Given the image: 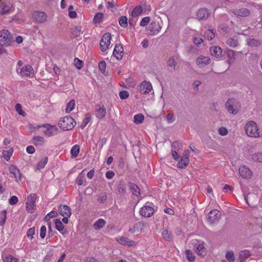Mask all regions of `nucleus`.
<instances>
[{"mask_svg":"<svg viewBox=\"0 0 262 262\" xmlns=\"http://www.w3.org/2000/svg\"><path fill=\"white\" fill-rule=\"evenodd\" d=\"M76 121L71 116H66L58 122L59 127L63 130H69L76 125Z\"/></svg>","mask_w":262,"mask_h":262,"instance_id":"f257e3e1","label":"nucleus"},{"mask_svg":"<svg viewBox=\"0 0 262 262\" xmlns=\"http://www.w3.org/2000/svg\"><path fill=\"white\" fill-rule=\"evenodd\" d=\"M246 135L250 137L258 138L259 137L258 128L256 123L253 121H248L245 126Z\"/></svg>","mask_w":262,"mask_h":262,"instance_id":"f03ea898","label":"nucleus"},{"mask_svg":"<svg viewBox=\"0 0 262 262\" xmlns=\"http://www.w3.org/2000/svg\"><path fill=\"white\" fill-rule=\"evenodd\" d=\"M12 37L7 30L0 31V46L1 47L9 46L12 43Z\"/></svg>","mask_w":262,"mask_h":262,"instance_id":"7ed1b4c3","label":"nucleus"},{"mask_svg":"<svg viewBox=\"0 0 262 262\" xmlns=\"http://www.w3.org/2000/svg\"><path fill=\"white\" fill-rule=\"evenodd\" d=\"M225 105L228 111L233 114H236L241 107L240 103L237 99L234 98L228 99Z\"/></svg>","mask_w":262,"mask_h":262,"instance_id":"20e7f679","label":"nucleus"},{"mask_svg":"<svg viewBox=\"0 0 262 262\" xmlns=\"http://www.w3.org/2000/svg\"><path fill=\"white\" fill-rule=\"evenodd\" d=\"M38 127H43L45 128V129L43 131L44 134L48 136L51 137L52 136H55L57 134L58 132V127L55 125H52L49 124H43L41 125H39L38 126Z\"/></svg>","mask_w":262,"mask_h":262,"instance_id":"39448f33","label":"nucleus"},{"mask_svg":"<svg viewBox=\"0 0 262 262\" xmlns=\"http://www.w3.org/2000/svg\"><path fill=\"white\" fill-rule=\"evenodd\" d=\"M111 34L110 33L104 34L100 40V47L102 52L106 51L111 43Z\"/></svg>","mask_w":262,"mask_h":262,"instance_id":"423d86ee","label":"nucleus"},{"mask_svg":"<svg viewBox=\"0 0 262 262\" xmlns=\"http://www.w3.org/2000/svg\"><path fill=\"white\" fill-rule=\"evenodd\" d=\"M17 73L20 74L21 76L32 77L34 75V71L30 65H26L21 68L16 67Z\"/></svg>","mask_w":262,"mask_h":262,"instance_id":"0eeeda50","label":"nucleus"},{"mask_svg":"<svg viewBox=\"0 0 262 262\" xmlns=\"http://www.w3.org/2000/svg\"><path fill=\"white\" fill-rule=\"evenodd\" d=\"M13 10V8L11 3L0 0V15L6 14Z\"/></svg>","mask_w":262,"mask_h":262,"instance_id":"6e6552de","label":"nucleus"},{"mask_svg":"<svg viewBox=\"0 0 262 262\" xmlns=\"http://www.w3.org/2000/svg\"><path fill=\"white\" fill-rule=\"evenodd\" d=\"M221 212L217 210H212L208 214L207 221L211 224L218 222L221 218Z\"/></svg>","mask_w":262,"mask_h":262,"instance_id":"1a4fd4ad","label":"nucleus"},{"mask_svg":"<svg viewBox=\"0 0 262 262\" xmlns=\"http://www.w3.org/2000/svg\"><path fill=\"white\" fill-rule=\"evenodd\" d=\"M189 151L187 149L184 151L183 156L181 157L180 161H178V166L180 168H185L189 163Z\"/></svg>","mask_w":262,"mask_h":262,"instance_id":"9d476101","label":"nucleus"},{"mask_svg":"<svg viewBox=\"0 0 262 262\" xmlns=\"http://www.w3.org/2000/svg\"><path fill=\"white\" fill-rule=\"evenodd\" d=\"M152 87L150 82L143 81L138 86V90L141 94L148 93L152 90Z\"/></svg>","mask_w":262,"mask_h":262,"instance_id":"9b49d317","label":"nucleus"},{"mask_svg":"<svg viewBox=\"0 0 262 262\" xmlns=\"http://www.w3.org/2000/svg\"><path fill=\"white\" fill-rule=\"evenodd\" d=\"M34 20L38 23H43L47 20V15L42 11H36L33 14Z\"/></svg>","mask_w":262,"mask_h":262,"instance_id":"f8f14e48","label":"nucleus"},{"mask_svg":"<svg viewBox=\"0 0 262 262\" xmlns=\"http://www.w3.org/2000/svg\"><path fill=\"white\" fill-rule=\"evenodd\" d=\"M161 26L159 21H154L148 26L149 33L151 35H157L161 30Z\"/></svg>","mask_w":262,"mask_h":262,"instance_id":"ddd939ff","label":"nucleus"},{"mask_svg":"<svg viewBox=\"0 0 262 262\" xmlns=\"http://www.w3.org/2000/svg\"><path fill=\"white\" fill-rule=\"evenodd\" d=\"M193 244L195 245V252L199 255L204 256L206 254V250L204 243H200L197 239L192 241Z\"/></svg>","mask_w":262,"mask_h":262,"instance_id":"4468645a","label":"nucleus"},{"mask_svg":"<svg viewBox=\"0 0 262 262\" xmlns=\"http://www.w3.org/2000/svg\"><path fill=\"white\" fill-rule=\"evenodd\" d=\"M210 62L211 59L210 57L202 55L199 56L195 60L196 65L200 68H204L205 66L209 64Z\"/></svg>","mask_w":262,"mask_h":262,"instance_id":"2eb2a0df","label":"nucleus"},{"mask_svg":"<svg viewBox=\"0 0 262 262\" xmlns=\"http://www.w3.org/2000/svg\"><path fill=\"white\" fill-rule=\"evenodd\" d=\"M123 52L122 46L120 44H117L115 45L113 54L117 59L119 60L122 58Z\"/></svg>","mask_w":262,"mask_h":262,"instance_id":"dca6fc26","label":"nucleus"},{"mask_svg":"<svg viewBox=\"0 0 262 262\" xmlns=\"http://www.w3.org/2000/svg\"><path fill=\"white\" fill-rule=\"evenodd\" d=\"M232 12L235 15L241 17H247L250 14V11L248 9L245 8L235 9H233Z\"/></svg>","mask_w":262,"mask_h":262,"instance_id":"f3484780","label":"nucleus"},{"mask_svg":"<svg viewBox=\"0 0 262 262\" xmlns=\"http://www.w3.org/2000/svg\"><path fill=\"white\" fill-rule=\"evenodd\" d=\"M140 212L141 215L144 217H150L153 214L154 210L151 207L144 206L141 208Z\"/></svg>","mask_w":262,"mask_h":262,"instance_id":"a211bd4d","label":"nucleus"},{"mask_svg":"<svg viewBox=\"0 0 262 262\" xmlns=\"http://www.w3.org/2000/svg\"><path fill=\"white\" fill-rule=\"evenodd\" d=\"M210 52L211 55L216 58H220L222 56L223 50L219 46H213L210 47Z\"/></svg>","mask_w":262,"mask_h":262,"instance_id":"6ab92c4d","label":"nucleus"},{"mask_svg":"<svg viewBox=\"0 0 262 262\" xmlns=\"http://www.w3.org/2000/svg\"><path fill=\"white\" fill-rule=\"evenodd\" d=\"M239 175L244 179L250 178L251 176L252 171L245 166L241 167L238 169Z\"/></svg>","mask_w":262,"mask_h":262,"instance_id":"aec40b11","label":"nucleus"},{"mask_svg":"<svg viewBox=\"0 0 262 262\" xmlns=\"http://www.w3.org/2000/svg\"><path fill=\"white\" fill-rule=\"evenodd\" d=\"M196 16L199 20L206 19L209 16V13L207 8H201L197 11Z\"/></svg>","mask_w":262,"mask_h":262,"instance_id":"412c9836","label":"nucleus"},{"mask_svg":"<svg viewBox=\"0 0 262 262\" xmlns=\"http://www.w3.org/2000/svg\"><path fill=\"white\" fill-rule=\"evenodd\" d=\"M58 210L61 216H71V210L67 205H60L58 206Z\"/></svg>","mask_w":262,"mask_h":262,"instance_id":"4be33fe9","label":"nucleus"},{"mask_svg":"<svg viewBox=\"0 0 262 262\" xmlns=\"http://www.w3.org/2000/svg\"><path fill=\"white\" fill-rule=\"evenodd\" d=\"M116 240L118 243L124 245L132 246L135 245L134 241L130 240L129 238L124 236L118 237L116 238Z\"/></svg>","mask_w":262,"mask_h":262,"instance_id":"5701e85b","label":"nucleus"},{"mask_svg":"<svg viewBox=\"0 0 262 262\" xmlns=\"http://www.w3.org/2000/svg\"><path fill=\"white\" fill-rule=\"evenodd\" d=\"M178 58L176 56L170 57L167 63V67L172 70H176V67L177 64Z\"/></svg>","mask_w":262,"mask_h":262,"instance_id":"b1692460","label":"nucleus"},{"mask_svg":"<svg viewBox=\"0 0 262 262\" xmlns=\"http://www.w3.org/2000/svg\"><path fill=\"white\" fill-rule=\"evenodd\" d=\"M251 255L249 250H244L240 251L239 253V259L240 262H244Z\"/></svg>","mask_w":262,"mask_h":262,"instance_id":"393cba45","label":"nucleus"},{"mask_svg":"<svg viewBox=\"0 0 262 262\" xmlns=\"http://www.w3.org/2000/svg\"><path fill=\"white\" fill-rule=\"evenodd\" d=\"M10 173L14 174V176L16 180L20 179V174L19 170L14 165H11L9 168Z\"/></svg>","mask_w":262,"mask_h":262,"instance_id":"a878e982","label":"nucleus"},{"mask_svg":"<svg viewBox=\"0 0 262 262\" xmlns=\"http://www.w3.org/2000/svg\"><path fill=\"white\" fill-rule=\"evenodd\" d=\"M143 11V7L141 5H138L135 7L131 13V15L133 17H136L140 15Z\"/></svg>","mask_w":262,"mask_h":262,"instance_id":"bb28decb","label":"nucleus"},{"mask_svg":"<svg viewBox=\"0 0 262 262\" xmlns=\"http://www.w3.org/2000/svg\"><path fill=\"white\" fill-rule=\"evenodd\" d=\"M105 224V221L101 219L98 220L93 225V228L95 230H100L103 228Z\"/></svg>","mask_w":262,"mask_h":262,"instance_id":"cd10ccee","label":"nucleus"},{"mask_svg":"<svg viewBox=\"0 0 262 262\" xmlns=\"http://www.w3.org/2000/svg\"><path fill=\"white\" fill-rule=\"evenodd\" d=\"M129 186L133 194L137 196L140 194V190L137 185L132 183H129Z\"/></svg>","mask_w":262,"mask_h":262,"instance_id":"c85d7f7f","label":"nucleus"},{"mask_svg":"<svg viewBox=\"0 0 262 262\" xmlns=\"http://www.w3.org/2000/svg\"><path fill=\"white\" fill-rule=\"evenodd\" d=\"M204 36L208 40H211L215 37V32L213 29H209L205 31Z\"/></svg>","mask_w":262,"mask_h":262,"instance_id":"c756f323","label":"nucleus"},{"mask_svg":"<svg viewBox=\"0 0 262 262\" xmlns=\"http://www.w3.org/2000/svg\"><path fill=\"white\" fill-rule=\"evenodd\" d=\"M119 25L122 28H126L128 25V19L126 16H121L118 20Z\"/></svg>","mask_w":262,"mask_h":262,"instance_id":"7c9ffc66","label":"nucleus"},{"mask_svg":"<svg viewBox=\"0 0 262 262\" xmlns=\"http://www.w3.org/2000/svg\"><path fill=\"white\" fill-rule=\"evenodd\" d=\"M54 221L56 229L63 234L64 233L62 231L63 230L64 225L62 222L59 219H56Z\"/></svg>","mask_w":262,"mask_h":262,"instance_id":"2f4dec72","label":"nucleus"},{"mask_svg":"<svg viewBox=\"0 0 262 262\" xmlns=\"http://www.w3.org/2000/svg\"><path fill=\"white\" fill-rule=\"evenodd\" d=\"M75 101L74 99H72L67 105L66 113H70L75 107Z\"/></svg>","mask_w":262,"mask_h":262,"instance_id":"473e14b6","label":"nucleus"},{"mask_svg":"<svg viewBox=\"0 0 262 262\" xmlns=\"http://www.w3.org/2000/svg\"><path fill=\"white\" fill-rule=\"evenodd\" d=\"M104 15L102 13H97L95 14L93 21L95 23H100L102 21Z\"/></svg>","mask_w":262,"mask_h":262,"instance_id":"72a5a7b5","label":"nucleus"},{"mask_svg":"<svg viewBox=\"0 0 262 262\" xmlns=\"http://www.w3.org/2000/svg\"><path fill=\"white\" fill-rule=\"evenodd\" d=\"M81 32V26H75L72 28V33L75 37H78L80 35Z\"/></svg>","mask_w":262,"mask_h":262,"instance_id":"f704fd0d","label":"nucleus"},{"mask_svg":"<svg viewBox=\"0 0 262 262\" xmlns=\"http://www.w3.org/2000/svg\"><path fill=\"white\" fill-rule=\"evenodd\" d=\"M13 148H11L8 151H4L3 152V157L6 159L7 161H8L10 159V157L13 154Z\"/></svg>","mask_w":262,"mask_h":262,"instance_id":"c9c22d12","label":"nucleus"},{"mask_svg":"<svg viewBox=\"0 0 262 262\" xmlns=\"http://www.w3.org/2000/svg\"><path fill=\"white\" fill-rule=\"evenodd\" d=\"M33 143L35 145H41L45 142L44 138L40 136H35L33 137Z\"/></svg>","mask_w":262,"mask_h":262,"instance_id":"e433bc0d","label":"nucleus"},{"mask_svg":"<svg viewBox=\"0 0 262 262\" xmlns=\"http://www.w3.org/2000/svg\"><path fill=\"white\" fill-rule=\"evenodd\" d=\"M251 159L254 161L262 162V152H258L252 155Z\"/></svg>","mask_w":262,"mask_h":262,"instance_id":"4c0bfd02","label":"nucleus"},{"mask_svg":"<svg viewBox=\"0 0 262 262\" xmlns=\"http://www.w3.org/2000/svg\"><path fill=\"white\" fill-rule=\"evenodd\" d=\"M48 162V157H46L43 158L37 164V169L40 170L45 167Z\"/></svg>","mask_w":262,"mask_h":262,"instance_id":"58836bf2","label":"nucleus"},{"mask_svg":"<svg viewBox=\"0 0 262 262\" xmlns=\"http://www.w3.org/2000/svg\"><path fill=\"white\" fill-rule=\"evenodd\" d=\"M79 146L78 145H74L71 150V154L73 157H76L79 152Z\"/></svg>","mask_w":262,"mask_h":262,"instance_id":"ea45409f","label":"nucleus"},{"mask_svg":"<svg viewBox=\"0 0 262 262\" xmlns=\"http://www.w3.org/2000/svg\"><path fill=\"white\" fill-rule=\"evenodd\" d=\"M185 253L187 256V259L190 262H192L195 260V256L190 250H186Z\"/></svg>","mask_w":262,"mask_h":262,"instance_id":"a19ab883","label":"nucleus"},{"mask_svg":"<svg viewBox=\"0 0 262 262\" xmlns=\"http://www.w3.org/2000/svg\"><path fill=\"white\" fill-rule=\"evenodd\" d=\"M162 235L163 237L168 241H171L172 240V236L170 233H169L167 230H164L162 233Z\"/></svg>","mask_w":262,"mask_h":262,"instance_id":"79ce46f5","label":"nucleus"},{"mask_svg":"<svg viewBox=\"0 0 262 262\" xmlns=\"http://www.w3.org/2000/svg\"><path fill=\"white\" fill-rule=\"evenodd\" d=\"M227 44L231 47H235L238 45V41L233 38H229L227 41Z\"/></svg>","mask_w":262,"mask_h":262,"instance_id":"37998d69","label":"nucleus"},{"mask_svg":"<svg viewBox=\"0 0 262 262\" xmlns=\"http://www.w3.org/2000/svg\"><path fill=\"white\" fill-rule=\"evenodd\" d=\"M36 199V194L35 193H33L30 194L27 198V201L26 202V205H28L30 203H34L35 202V200Z\"/></svg>","mask_w":262,"mask_h":262,"instance_id":"c03bdc74","label":"nucleus"},{"mask_svg":"<svg viewBox=\"0 0 262 262\" xmlns=\"http://www.w3.org/2000/svg\"><path fill=\"white\" fill-rule=\"evenodd\" d=\"M144 227V224L143 223V222H138L134 226V228L132 229H130L129 230V232H135V229L138 230V229L139 228H143V227Z\"/></svg>","mask_w":262,"mask_h":262,"instance_id":"a18cd8bd","label":"nucleus"},{"mask_svg":"<svg viewBox=\"0 0 262 262\" xmlns=\"http://www.w3.org/2000/svg\"><path fill=\"white\" fill-rule=\"evenodd\" d=\"M150 21V17L149 16H146L143 17L140 21V25L141 27H145L148 25Z\"/></svg>","mask_w":262,"mask_h":262,"instance_id":"49530a36","label":"nucleus"},{"mask_svg":"<svg viewBox=\"0 0 262 262\" xmlns=\"http://www.w3.org/2000/svg\"><path fill=\"white\" fill-rule=\"evenodd\" d=\"M226 258L230 262L234 261V255L232 251H228L226 254Z\"/></svg>","mask_w":262,"mask_h":262,"instance_id":"de8ad7c7","label":"nucleus"},{"mask_svg":"<svg viewBox=\"0 0 262 262\" xmlns=\"http://www.w3.org/2000/svg\"><path fill=\"white\" fill-rule=\"evenodd\" d=\"M118 191L121 193H124L126 191V187L122 181H121L117 186Z\"/></svg>","mask_w":262,"mask_h":262,"instance_id":"09e8293b","label":"nucleus"},{"mask_svg":"<svg viewBox=\"0 0 262 262\" xmlns=\"http://www.w3.org/2000/svg\"><path fill=\"white\" fill-rule=\"evenodd\" d=\"M75 67L79 70L81 69L83 66V62L82 60L79 59L77 58H75Z\"/></svg>","mask_w":262,"mask_h":262,"instance_id":"8fccbe9b","label":"nucleus"},{"mask_svg":"<svg viewBox=\"0 0 262 262\" xmlns=\"http://www.w3.org/2000/svg\"><path fill=\"white\" fill-rule=\"evenodd\" d=\"M247 42L250 46H257L260 45V42L255 39H250L248 40Z\"/></svg>","mask_w":262,"mask_h":262,"instance_id":"3c124183","label":"nucleus"},{"mask_svg":"<svg viewBox=\"0 0 262 262\" xmlns=\"http://www.w3.org/2000/svg\"><path fill=\"white\" fill-rule=\"evenodd\" d=\"M144 116H134V122L136 124L141 123L144 120Z\"/></svg>","mask_w":262,"mask_h":262,"instance_id":"603ef678","label":"nucleus"},{"mask_svg":"<svg viewBox=\"0 0 262 262\" xmlns=\"http://www.w3.org/2000/svg\"><path fill=\"white\" fill-rule=\"evenodd\" d=\"M119 97L121 99H125L129 97V93L125 90L121 91L119 93Z\"/></svg>","mask_w":262,"mask_h":262,"instance_id":"864d4df0","label":"nucleus"},{"mask_svg":"<svg viewBox=\"0 0 262 262\" xmlns=\"http://www.w3.org/2000/svg\"><path fill=\"white\" fill-rule=\"evenodd\" d=\"M98 68L102 73H104L106 69V63L105 61H101L98 64Z\"/></svg>","mask_w":262,"mask_h":262,"instance_id":"5fc2aeb1","label":"nucleus"},{"mask_svg":"<svg viewBox=\"0 0 262 262\" xmlns=\"http://www.w3.org/2000/svg\"><path fill=\"white\" fill-rule=\"evenodd\" d=\"M96 110L97 112L101 114L104 115L106 113V109L103 105H98L96 106Z\"/></svg>","mask_w":262,"mask_h":262,"instance_id":"6e6d98bb","label":"nucleus"},{"mask_svg":"<svg viewBox=\"0 0 262 262\" xmlns=\"http://www.w3.org/2000/svg\"><path fill=\"white\" fill-rule=\"evenodd\" d=\"M35 234V228L34 227L30 228L27 232V236L28 237L30 238L31 239L33 238V236Z\"/></svg>","mask_w":262,"mask_h":262,"instance_id":"4d7b16f0","label":"nucleus"},{"mask_svg":"<svg viewBox=\"0 0 262 262\" xmlns=\"http://www.w3.org/2000/svg\"><path fill=\"white\" fill-rule=\"evenodd\" d=\"M15 109L18 115H24L25 112L22 110L21 105L19 103H17L15 105Z\"/></svg>","mask_w":262,"mask_h":262,"instance_id":"13d9d810","label":"nucleus"},{"mask_svg":"<svg viewBox=\"0 0 262 262\" xmlns=\"http://www.w3.org/2000/svg\"><path fill=\"white\" fill-rule=\"evenodd\" d=\"M35 207V204L34 203H30L28 205H26V210L30 212H33Z\"/></svg>","mask_w":262,"mask_h":262,"instance_id":"bf43d9fd","label":"nucleus"},{"mask_svg":"<svg viewBox=\"0 0 262 262\" xmlns=\"http://www.w3.org/2000/svg\"><path fill=\"white\" fill-rule=\"evenodd\" d=\"M46 227L45 226H42L40 228V236L41 238H44L46 235Z\"/></svg>","mask_w":262,"mask_h":262,"instance_id":"052dcab7","label":"nucleus"},{"mask_svg":"<svg viewBox=\"0 0 262 262\" xmlns=\"http://www.w3.org/2000/svg\"><path fill=\"white\" fill-rule=\"evenodd\" d=\"M171 145L172 148L174 149V150H179L182 146L181 144L178 141H174L172 142Z\"/></svg>","mask_w":262,"mask_h":262,"instance_id":"680f3d73","label":"nucleus"},{"mask_svg":"<svg viewBox=\"0 0 262 262\" xmlns=\"http://www.w3.org/2000/svg\"><path fill=\"white\" fill-rule=\"evenodd\" d=\"M17 202H18V199L15 195L11 196L9 200V203L11 205H14L16 204Z\"/></svg>","mask_w":262,"mask_h":262,"instance_id":"e2e57ef3","label":"nucleus"},{"mask_svg":"<svg viewBox=\"0 0 262 262\" xmlns=\"http://www.w3.org/2000/svg\"><path fill=\"white\" fill-rule=\"evenodd\" d=\"M91 119V117H90L85 118L81 123L80 125V127L82 129L84 128L85 127V126L88 124V123L90 121Z\"/></svg>","mask_w":262,"mask_h":262,"instance_id":"0e129e2a","label":"nucleus"},{"mask_svg":"<svg viewBox=\"0 0 262 262\" xmlns=\"http://www.w3.org/2000/svg\"><path fill=\"white\" fill-rule=\"evenodd\" d=\"M219 133L222 136H225L228 134V130L226 127H222L219 129Z\"/></svg>","mask_w":262,"mask_h":262,"instance_id":"69168bd1","label":"nucleus"},{"mask_svg":"<svg viewBox=\"0 0 262 262\" xmlns=\"http://www.w3.org/2000/svg\"><path fill=\"white\" fill-rule=\"evenodd\" d=\"M5 262H17V260L12 256H7L4 260Z\"/></svg>","mask_w":262,"mask_h":262,"instance_id":"338daca9","label":"nucleus"},{"mask_svg":"<svg viewBox=\"0 0 262 262\" xmlns=\"http://www.w3.org/2000/svg\"><path fill=\"white\" fill-rule=\"evenodd\" d=\"M57 215V212L56 211H52L46 216L45 219L47 220L48 218L50 219L53 217L54 216H56Z\"/></svg>","mask_w":262,"mask_h":262,"instance_id":"774afa93","label":"nucleus"}]
</instances>
